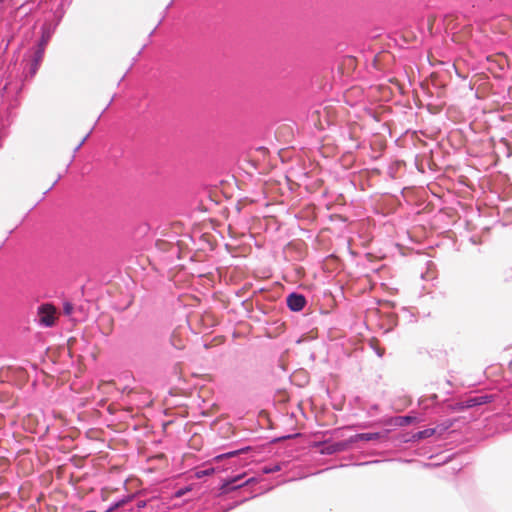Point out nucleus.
<instances>
[{"mask_svg":"<svg viewBox=\"0 0 512 512\" xmlns=\"http://www.w3.org/2000/svg\"><path fill=\"white\" fill-rule=\"evenodd\" d=\"M56 308L52 304H43L38 308L39 322L46 326H53L56 320Z\"/></svg>","mask_w":512,"mask_h":512,"instance_id":"f257e3e1","label":"nucleus"},{"mask_svg":"<svg viewBox=\"0 0 512 512\" xmlns=\"http://www.w3.org/2000/svg\"><path fill=\"white\" fill-rule=\"evenodd\" d=\"M287 305L292 311H301L306 305L303 295L292 293L287 297Z\"/></svg>","mask_w":512,"mask_h":512,"instance_id":"f03ea898","label":"nucleus"},{"mask_svg":"<svg viewBox=\"0 0 512 512\" xmlns=\"http://www.w3.org/2000/svg\"><path fill=\"white\" fill-rule=\"evenodd\" d=\"M490 401H491V396H488V395L475 396V397H471L465 401V407L471 408L474 406L486 404Z\"/></svg>","mask_w":512,"mask_h":512,"instance_id":"7ed1b4c3","label":"nucleus"},{"mask_svg":"<svg viewBox=\"0 0 512 512\" xmlns=\"http://www.w3.org/2000/svg\"><path fill=\"white\" fill-rule=\"evenodd\" d=\"M44 57L43 48H37V50L34 53V58L31 63L30 72L32 75L36 74L42 60Z\"/></svg>","mask_w":512,"mask_h":512,"instance_id":"20e7f679","label":"nucleus"},{"mask_svg":"<svg viewBox=\"0 0 512 512\" xmlns=\"http://www.w3.org/2000/svg\"><path fill=\"white\" fill-rule=\"evenodd\" d=\"M171 343L177 349H183L185 347L184 340L181 338L180 333L177 330L172 333Z\"/></svg>","mask_w":512,"mask_h":512,"instance_id":"39448f33","label":"nucleus"},{"mask_svg":"<svg viewBox=\"0 0 512 512\" xmlns=\"http://www.w3.org/2000/svg\"><path fill=\"white\" fill-rule=\"evenodd\" d=\"M355 438L357 440H361V441H372V440H378L380 438V434L379 433H361V434H357L355 436Z\"/></svg>","mask_w":512,"mask_h":512,"instance_id":"423d86ee","label":"nucleus"},{"mask_svg":"<svg viewBox=\"0 0 512 512\" xmlns=\"http://www.w3.org/2000/svg\"><path fill=\"white\" fill-rule=\"evenodd\" d=\"M414 419L412 416H400L395 418L394 423L399 426H406L412 423Z\"/></svg>","mask_w":512,"mask_h":512,"instance_id":"0eeeda50","label":"nucleus"},{"mask_svg":"<svg viewBox=\"0 0 512 512\" xmlns=\"http://www.w3.org/2000/svg\"><path fill=\"white\" fill-rule=\"evenodd\" d=\"M127 502L126 499H122L118 502H116L115 504H113L107 511L105 512H113L114 510L120 508L121 506H123L125 503Z\"/></svg>","mask_w":512,"mask_h":512,"instance_id":"6e6552de","label":"nucleus"},{"mask_svg":"<svg viewBox=\"0 0 512 512\" xmlns=\"http://www.w3.org/2000/svg\"><path fill=\"white\" fill-rule=\"evenodd\" d=\"M434 434V429H426L418 433L419 438H426Z\"/></svg>","mask_w":512,"mask_h":512,"instance_id":"1a4fd4ad","label":"nucleus"},{"mask_svg":"<svg viewBox=\"0 0 512 512\" xmlns=\"http://www.w3.org/2000/svg\"><path fill=\"white\" fill-rule=\"evenodd\" d=\"M49 41V36L42 35V38L38 44V48H43V52H45L46 45Z\"/></svg>","mask_w":512,"mask_h":512,"instance_id":"9d476101","label":"nucleus"},{"mask_svg":"<svg viewBox=\"0 0 512 512\" xmlns=\"http://www.w3.org/2000/svg\"><path fill=\"white\" fill-rule=\"evenodd\" d=\"M63 311L66 315H70L73 311V305L69 302H66L63 306Z\"/></svg>","mask_w":512,"mask_h":512,"instance_id":"9b49d317","label":"nucleus"},{"mask_svg":"<svg viewBox=\"0 0 512 512\" xmlns=\"http://www.w3.org/2000/svg\"><path fill=\"white\" fill-rule=\"evenodd\" d=\"M110 491L107 488L101 490L102 500L106 501L108 499Z\"/></svg>","mask_w":512,"mask_h":512,"instance_id":"f8f14e48","label":"nucleus"},{"mask_svg":"<svg viewBox=\"0 0 512 512\" xmlns=\"http://www.w3.org/2000/svg\"><path fill=\"white\" fill-rule=\"evenodd\" d=\"M238 452L237 451H233V452H229L225 455H221V456H218L217 458H223V457H232V456H235Z\"/></svg>","mask_w":512,"mask_h":512,"instance_id":"ddd939ff","label":"nucleus"},{"mask_svg":"<svg viewBox=\"0 0 512 512\" xmlns=\"http://www.w3.org/2000/svg\"><path fill=\"white\" fill-rule=\"evenodd\" d=\"M87 137H88V135H86V136H85V137L80 141V143H79V144H78V146L76 147V150H78V149H79V148L84 144V142L86 141Z\"/></svg>","mask_w":512,"mask_h":512,"instance_id":"4468645a","label":"nucleus"},{"mask_svg":"<svg viewBox=\"0 0 512 512\" xmlns=\"http://www.w3.org/2000/svg\"><path fill=\"white\" fill-rule=\"evenodd\" d=\"M112 384H113V382H112V381H108V382H101V383L99 384V388H101L102 386H108V385H112Z\"/></svg>","mask_w":512,"mask_h":512,"instance_id":"2eb2a0df","label":"nucleus"},{"mask_svg":"<svg viewBox=\"0 0 512 512\" xmlns=\"http://www.w3.org/2000/svg\"><path fill=\"white\" fill-rule=\"evenodd\" d=\"M60 178H61V176H60V175H58V176L56 177V179L54 180L53 185H54L55 183H57V182H58V180H59Z\"/></svg>","mask_w":512,"mask_h":512,"instance_id":"dca6fc26","label":"nucleus"},{"mask_svg":"<svg viewBox=\"0 0 512 512\" xmlns=\"http://www.w3.org/2000/svg\"><path fill=\"white\" fill-rule=\"evenodd\" d=\"M3 2V0H0V3Z\"/></svg>","mask_w":512,"mask_h":512,"instance_id":"f3484780","label":"nucleus"}]
</instances>
